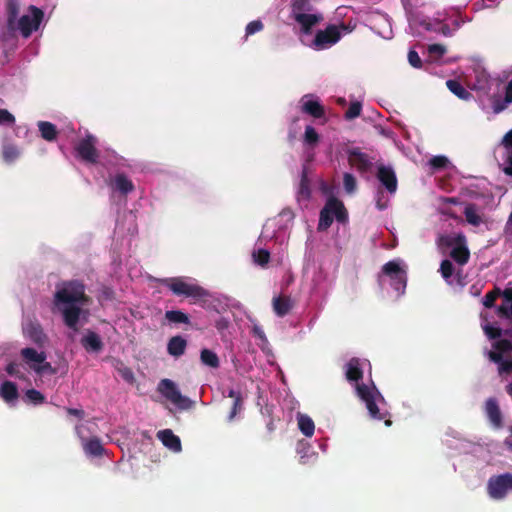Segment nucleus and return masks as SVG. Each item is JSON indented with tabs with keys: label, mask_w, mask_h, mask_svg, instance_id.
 Here are the masks:
<instances>
[{
	"label": "nucleus",
	"mask_w": 512,
	"mask_h": 512,
	"mask_svg": "<svg viewBox=\"0 0 512 512\" xmlns=\"http://www.w3.org/2000/svg\"><path fill=\"white\" fill-rule=\"evenodd\" d=\"M290 18L295 22V28L300 34L301 42L315 50L330 48L343 35L351 33L356 28V24L351 21L347 24L329 25L324 30H319L312 37L311 30L323 21V15L312 8L307 0H293Z\"/></svg>",
	"instance_id": "obj_1"
},
{
	"label": "nucleus",
	"mask_w": 512,
	"mask_h": 512,
	"mask_svg": "<svg viewBox=\"0 0 512 512\" xmlns=\"http://www.w3.org/2000/svg\"><path fill=\"white\" fill-rule=\"evenodd\" d=\"M365 372L371 376L370 363L365 359H351L346 364V377L348 381L353 382L356 393L365 404L371 418L376 420L385 419V425L390 426L391 421L386 419L389 415L387 403L381 393L378 391L371 379L368 383H360Z\"/></svg>",
	"instance_id": "obj_2"
},
{
	"label": "nucleus",
	"mask_w": 512,
	"mask_h": 512,
	"mask_svg": "<svg viewBox=\"0 0 512 512\" xmlns=\"http://www.w3.org/2000/svg\"><path fill=\"white\" fill-rule=\"evenodd\" d=\"M84 285L78 281H70L57 288L54 295V309L61 314L64 323L71 329L77 330L78 325L85 322L88 304Z\"/></svg>",
	"instance_id": "obj_3"
},
{
	"label": "nucleus",
	"mask_w": 512,
	"mask_h": 512,
	"mask_svg": "<svg viewBox=\"0 0 512 512\" xmlns=\"http://www.w3.org/2000/svg\"><path fill=\"white\" fill-rule=\"evenodd\" d=\"M378 282L382 289L391 287L396 297L404 294L407 284V266L401 259H394L383 265L378 276Z\"/></svg>",
	"instance_id": "obj_4"
},
{
	"label": "nucleus",
	"mask_w": 512,
	"mask_h": 512,
	"mask_svg": "<svg viewBox=\"0 0 512 512\" xmlns=\"http://www.w3.org/2000/svg\"><path fill=\"white\" fill-rule=\"evenodd\" d=\"M17 14L18 10L16 2L10 1L8 17L9 26L13 29L19 30L22 36L25 38L29 37L34 31L38 30L44 16L42 10L35 6H30L28 11L18 19L17 23H15Z\"/></svg>",
	"instance_id": "obj_5"
},
{
	"label": "nucleus",
	"mask_w": 512,
	"mask_h": 512,
	"mask_svg": "<svg viewBox=\"0 0 512 512\" xmlns=\"http://www.w3.org/2000/svg\"><path fill=\"white\" fill-rule=\"evenodd\" d=\"M439 245L451 249L450 256L458 266H462L469 260L470 252L467 247L466 237L462 233H451L439 237Z\"/></svg>",
	"instance_id": "obj_6"
},
{
	"label": "nucleus",
	"mask_w": 512,
	"mask_h": 512,
	"mask_svg": "<svg viewBox=\"0 0 512 512\" xmlns=\"http://www.w3.org/2000/svg\"><path fill=\"white\" fill-rule=\"evenodd\" d=\"M503 76L507 80L504 86V96L494 95L487 101L484 99L479 100L481 109L487 114H499L512 105V77L509 78L507 72H504Z\"/></svg>",
	"instance_id": "obj_7"
},
{
	"label": "nucleus",
	"mask_w": 512,
	"mask_h": 512,
	"mask_svg": "<svg viewBox=\"0 0 512 512\" xmlns=\"http://www.w3.org/2000/svg\"><path fill=\"white\" fill-rule=\"evenodd\" d=\"M489 359L498 365L500 374L512 372V342L507 339L496 340L493 350L488 351Z\"/></svg>",
	"instance_id": "obj_8"
},
{
	"label": "nucleus",
	"mask_w": 512,
	"mask_h": 512,
	"mask_svg": "<svg viewBox=\"0 0 512 512\" xmlns=\"http://www.w3.org/2000/svg\"><path fill=\"white\" fill-rule=\"evenodd\" d=\"M162 283L168 287L175 295L192 298H201L206 296V291L198 286L193 279L185 277L167 278Z\"/></svg>",
	"instance_id": "obj_9"
},
{
	"label": "nucleus",
	"mask_w": 512,
	"mask_h": 512,
	"mask_svg": "<svg viewBox=\"0 0 512 512\" xmlns=\"http://www.w3.org/2000/svg\"><path fill=\"white\" fill-rule=\"evenodd\" d=\"M334 219L338 222H345L347 219V212L341 201L335 198H330L320 212L318 229L326 230L330 227Z\"/></svg>",
	"instance_id": "obj_10"
},
{
	"label": "nucleus",
	"mask_w": 512,
	"mask_h": 512,
	"mask_svg": "<svg viewBox=\"0 0 512 512\" xmlns=\"http://www.w3.org/2000/svg\"><path fill=\"white\" fill-rule=\"evenodd\" d=\"M94 424L91 422H85L76 425L75 431L78 438L81 441L82 448L86 455L88 456H101L104 453V448L101 444V441L98 437H91L88 439V435L94 432L92 426Z\"/></svg>",
	"instance_id": "obj_11"
},
{
	"label": "nucleus",
	"mask_w": 512,
	"mask_h": 512,
	"mask_svg": "<svg viewBox=\"0 0 512 512\" xmlns=\"http://www.w3.org/2000/svg\"><path fill=\"white\" fill-rule=\"evenodd\" d=\"M157 391L181 410L192 407V401L188 397L183 396L177 384L170 379H162L158 384Z\"/></svg>",
	"instance_id": "obj_12"
},
{
	"label": "nucleus",
	"mask_w": 512,
	"mask_h": 512,
	"mask_svg": "<svg viewBox=\"0 0 512 512\" xmlns=\"http://www.w3.org/2000/svg\"><path fill=\"white\" fill-rule=\"evenodd\" d=\"M25 363L37 374H54L55 369L46 361V354L34 348H24L21 351Z\"/></svg>",
	"instance_id": "obj_13"
},
{
	"label": "nucleus",
	"mask_w": 512,
	"mask_h": 512,
	"mask_svg": "<svg viewBox=\"0 0 512 512\" xmlns=\"http://www.w3.org/2000/svg\"><path fill=\"white\" fill-rule=\"evenodd\" d=\"M495 157L503 171L512 175V129L503 136L496 147Z\"/></svg>",
	"instance_id": "obj_14"
},
{
	"label": "nucleus",
	"mask_w": 512,
	"mask_h": 512,
	"mask_svg": "<svg viewBox=\"0 0 512 512\" xmlns=\"http://www.w3.org/2000/svg\"><path fill=\"white\" fill-rule=\"evenodd\" d=\"M510 492H512V474L505 473L489 479L488 493L491 498L500 500Z\"/></svg>",
	"instance_id": "obj_15"
},
{
	"label": "nucleus",
	"mask_w": 512,
	"mask_h": 512,
	"mask_svg": "<svg viewBox=\"0 0 512 512\" xmlns=\"http://www.w3.org/2000/svg\"><path fill=\"white\" fill-rule=\"evenodd\" d=\"M500 295L503 296L504 301L503 304L499 306L497 313L500 317L510 318L512 317V288L506 289L503 293L499 289L487 293L483 299V305L487 308L492 307L495 300Z\"/></svg>",
	"instance_id": "obj_16"
},
{
	"label": "nucleus",
	"mask_w": 512,
	"mask_h": 512,
	"mask_svg": "<svg viewBox=\"0 0 512 512\" xmlns=\"http://www.w3.org/2000/svg\"><path fill=\"white\" fill-rule=\"evenodd\" d=\"M96 144L97 139L93 135L87 134L76 145L75 149L78 157L91 164L99 162L100 155L96 149Z\"/></svg>",
	"instance_id": "obj_17"
},
{
	"label": "nucleus",
	"mask_w": 512,
	"mask_h": 512,
	"mask_svg": "<svg viewBox=\"0 0 512 512\" xmlns=\"http://www.w3.org/2000/svg\"><path fill=\"white\" fill-rule=\"evenodd\" d=\"M294 213L290 209H283L276 218L266 222L263 228V237H271L268 233L270 229L278 227V232L289 230L292 227Z\"/></svg>",
	"instance_id": "obj_18"
},
{
	"label": "nucleus",
	"mask_w": 512,
	"mask_h": 512,
	"mask_svg": "<svg viewBox=\"0 0 512 512\" xmlns=\"http://www.w3.org/2000/svg\"><path fill=\"white\" fill-rule=\"evenodd\" d=\"M440 272L446 283L450 286L463 287L465 285V278L462 270L453 265L450 260H443L440 265Z\"/></svg>",
	"instance_id": "obj_19"
},
{
	"label": "nucleus",
	"mask_w": 512,
	"mask_h": 512,
	"mask_svg": "<svg viewBox=\"0 0 512 512\" xmlns=\"http://www.w3.org/2000/svg\"><path fill=\"white\" fill-rule=\"evenodd\" d=\"M463 214L465 216V222L474 228H479L487 224L484 209L473 203L463 204Z\"/></svg>",
	"instance_id": "obj_20"
},
{
	"label": "nucleus",
	"mask_w": 512,
	"mask_h": 512,
	"mask_svg": "<svg viewBox=\"0 0 512 512\" xmlns=\"http://www.w3.org/2000/svg\"><path fill=\"white\" fill-rule=\"evenodd\" d=\"M468 82L472 89L487 92L491 86V77L485 69L477 66L474 68V80L469 78Z\"/></svg>",
	"instance_id": "obj_21"
},
{
	"label": "nucleus",
	"mask_w": 512,
	"mask_h": 512,
	"mask_svg": "<svg viewBox=\"0 0 512 512\" xmlns=\"http://www.w3.org/2000/svg\"><path fill=\"white\" fill-rule=\"evenodd\" d=\"M377 178L386 188L389 194L393 195L397 190V178L391 167L380 166L377 172Z\"/></svg>",
	"instance_id": "obj_22"
},
{
	"label": "nucleus",
	"mask_w": 512,
	"mask_h": 512,
	"mask_svg": "<svg viewBox=\"0 0 512 512\" xmlns=\"http://www.w3.org/2000/svg\"><path fill=\"white\" fill-rule=\"evenodd\" d=\"M109 187L114 192L126 195L134 190L133 182L123 173H117L109 180Z\"/></svg>",
	"instance_id": "obj_23"
},
{
	"label": "nucleus",
	"mask_w": 512,
	"mask_h": 512,
	"mask_svg": "<svg viewBox=\"0 0 512 512\" xmlns=\"http://www.w3.org/2000/svg\"><path fill=\"white\" fill-rule=\"evenodd\" d=\"M349 163L361 173L371 171L372 162L369 157L357 149L349 152Z\"/></svg>",
	"instance_id": "obj_24"
},
{
	"label": "nucleus",
	"mask_w": 512,
	"mask_h": 512,
	"mask_svg": "<svg viewBox=\"0 0 512 512\" xmlns=\"http://www.w3.org/2000/svg\"><path fill=\"white\" fill-rule=\"evenodd\" d=\"M158 439L162 442V444L170 449L173 452H180L181 447V441L178 436H176L172 430L170 429H164L157 433Z\"/></svg>",
	"instance_id": "obj_25"
},
{
	"label": "nucleus",
	"mask_w": 512,
	"mask_h": 512,
	"mask_svg": "<svg viewBox=\"0 0 512 512\" xmlns=\"http://www.w3.org/2000/svg\"><path fill=\"white\" fill-rule=\"evenodd\" d=\"M301 109L303 112L308 113L316 118L323 115V108L318 99L312 95H305L301 99Z\"/></svg>",
	"instance_id": "obj_26"
},
{
	"label": "nucleus",
	"mask_w": 512,
	"mask_h": 512,
	"mask_svg": "<svg viewBox=\"0 0 512 512\" xmlns=\"http://www.w3.org/2000/svg\"><path fill=\"white\" fill-rule=\"evenodd\" d=\"M296 421L298 429L306 437H312L315 431V424L312 418L303 413H297Z\"/></svg>",
	"instance_id": "obj_27"
},
{
	"label": "nucleus",
	"mask_w": 512,
	"mask_h": 512,
	"mask_svg": "<svg viewBox=\"0 0 512 512\" xmlns=\"http://www.w3.org/2000/svg\"><path fill=\"white\" fill-rule=\"evenodd\" d=\"M81 343L87 351L91 352H99L103 347V343L99 335L92 331H88L83 336Z\"/></svg>",
	"instance_id": "obj_28"
},
{
	"label": "nucleus",
	"mask_w": 512,
	"mask_h": 512,
	"mask_svg": "<svg viewBox=\"0 0 512 512\" xmlns=\"http://www.w3.org/2000/svg\"><path fill=\"white\" fill-rule=\"evenodd\" d=\"M444 19L437 18L436 23H432L430 21H422L420 23L421 26L424 27L426 31H433L436 33H440L443 36L450 37L454 34L453 29L449 28V26L445 24H441Z\"/></svg>",
	"instance_id": "obj_29"
},
{
	"label": "nucleus",
	"mask_w": 512,
	"mask_h": 512,
	"mask_svg": "<svg viewBox=\"0 0 512 512\" xmlns=\"http://www.w3.org/2000/svg\"><path fill=\"white\" fill-rule=\"evenodd\" d=\"M0 397L8 404L14 403L18 398V390L13 382L5 381L0 385Z\"/></svg>",
	"instance_id": "obj_30"
},
{
	"label": "nucleus",
	"mask_w": 512,
	"mask_h": 512,
	"mask_svg": "<svg viewBox=\"0 0 512 512\" xmlns=\"http://www.w3.org/2000/svg\"><path fill=\"white\" fill-rule=\"evenodd\" d=\"M187 346L186 340L181 336L172 337L167 345L168 353L174 357H179L184 354Z\"/></svg>",
	"instance_id": "obj_31"
},
{
	"label": "nucleus",
	"mask_w": 512,
	"mask_h": 512,
	"mask_svg": "<svg viewBox=\"0 0 512 512\" xmlns=\"http://www.w3.org/2000/svg\"><path fill=\"white\" fill-rule=\"evenodd\" d=\"M486 413L495 427L501 426V413L497 401L495 399H488L486 402Z\"/></svg>",
	"instance_id": "obj_32"
},
{
	"label": "nucleus",
	"mask_w": 512,
	"mask_h": 512,
	"mask_svg": "<svg viewBox=\"0 0 512 512\" xmlns=\"http://www.w3.org/2000/svg\"><path fill=\"white\" fill-rule=\"evenodd\" d=\"M292 308V301L287 297H275L273 299V309L278 316L286 315Z\"/></svg>",
	"instance_id": "obj_33"
},
{
	"label": "nucleus",
	"mask_w": 512,
	"mask_h": 512,
	"mask_svg": "<svg viewBox=\"0 0 512 512\" xmlns=\"http://www.w3.org/2000/svg\"><path fill=\"white\" fill-rule=\"evenodd\" d=\"M296 451L300 456V460L303 464L308 463L312 458L316 456V454L311 451L310 444L305 440H301L297 443Z\"/></svg>",
	"instance_id": "obj_34"
},
{
	"label": "nucleus",
	"mask_w": 512,
	"mask_h": 512,
	"mask_svg": "<svg viewBox=\"0 0 512 512\" xmlns=\"http://www.w3.org/2000/svg\"><path fill=\"white\" fill-rule=\"evenodd\" d=\"M38 128L43 139L47 141H53L56 138L57 130L55 125L47 121H40Z\"/></svg>",
	"instance_id": "obj_35"
},
{
	"label": "nucleus",
	"mask_w": 512,
	"mask_h": 512,
	"mask_svg": "<svg viewBox=\"0 0 512 512\" xmlns=\"http://www.w3.org/2000/svg\"><path fill=\"white\" fill-rule=\"evenodd\" d=\"M448 89L458 96L460 99L468 100L471 97L469 91H467L458 81L456 80H448L446 82Z\"/></svg>",
	"instance_id": "obj_36"
},
{
	"label": "nucleus",
	"mask_w": 512,
	"mask_h": 512,
	"mask_svg": "<svg viewBox=\"0 0 512 512\" xmlns=\"http://www.w3.org/2000/svg\"><path fill=\"white\" fill-rule=\"evenodd\" d=\"M310 197V190L308 186V180L305 174V171H303L302 179L299 185V189L297 192V200L299 203L308 201Z\"/></svg>",
	"instance_id": "obj_37"
},
{
	"label": "nucleus",
	"mask_w": 512,
	"mask_h": 512,
	"mask_svg": "<svg viewBox=\"0 0 512 512\" xmlns=\"http://www.w3.org/2000/svg\"><path fill=\"white\" fill-rule=\"evenodd\" d=\"M201 361L203 364L210 366L212 368H217L219 366V359L216 353L209 349H203L201 351Z\"/></svg>",
	"instance_id": "obj_38"
},
{
	"label": "nucleus",
	"mask_w": 512,
	"mask_h": 512,
	"mask_svg": "<svg viewBox=\"0 0 512 512\" xmlns=\"http://www.w3.org/2000/svg\"><path fill=\"white\" fill-rule=\"evenodd\" d=\"M429 165L433 170L449 169L452 167L451 162L446 156L438 155L429 160Z\"/></svg>",
	"instance_id": "obj_39"
},
{
	"label": "nucleus",
	"mask_w": 512,
	"mask_h": 512,
	"mask_svg": "<svg viewBox=\"0 0 512 512\" xmlns=\"http://www.w3.org/2000/svg\"><path fill=\"white\" fill-rule=\"evenodd\" d=\"M481 326L483 328V331L485 333V335L489 338V339H496L497 337H499L501 335V330L498 326H495V325H492L491 323H489L484 315H482V323H481Z\"/></svg>",
	"instance_id": "obj_40"
},
{
	"label": "nucleus",
	"mask_w": 512,
	"mask_h": 512,
	"mask_svg": "<svg viewBox=\"0 0 512 512\" xmlns=\"http://www.w3.org/2000/svg\"><path fill=\"white\" fill-rule=\"evenodd\" d=\"M165 317L168 321L173 323H189V317L180 310H171L167 311Z\"/></svg>",
	"instance_id": "obj_41"
},
{
	"label": "nucleus",
	"mask_w": 512,
	"mask_h": 512,
	"mask_svg": "<svg viewBox=\"0 0 512 512\" xmlns=\"http://www.w3.org/2000/svg\"><path fill=\"white\" fill-rule=\"evenodd\" d=\"M20 156V150L14 145H4L3 158L7 163L14 162Z\"/></svg>",
	"instance_id": "obj_42"
},
{
	"label": "nucleus",
	"mask_w": 512,
	"mask_h": 512,
	"mask_svg": "<svg viewBox=\"0 0 512 512\" xmlns=\"http://www.w3.org/2000/svg\"><path fill=\"white\" fill-rule=\"evenodd\" d=\"M343 186L347 194H354L357 189V181L354 175L351 173H344L343 175Z\"/></svg>",
	"instance_id": "obj_43"
},
{
	"label": "nucleus",
	"mask_w": 512,
	"mask_h": 512,
	"mask_svg": "<svg viewBox=\"0 0 512 512\" xmlns=\"http://www.w3.org/2000/svg\"><path fill=\"white\" fill-rule=\"evenodd\" d=\"M427 51L430 59L436 61L446 53V48L440 44H432L428 46Z\"/></svg>",
	"instance_id": "obj_44"
},
{
	"label": "nucleus",
	"mask_w": 512,
	"mask_h": 512,
	"mask_svg": "<svg viewBox=\"0 0 512 512\" xmlns=\"http://www.w3.org/2000/svg\"><path fill=\"white\" fill-rule=\"evenodd\" d=\"M319 140V135L312 126H307L304 133V143L309 146H315Z\"/></svg>",
	"instance_id": "obj_45"
},
{
	"label": "nucleus",
	"mask_w": 512,
	"mask_h": 512,
	"mask_svg": "<svg viewBox=\"0 0 512 512\" xmlns=\"http://www.w3.org/2000/svg\"><path fill=\"white\" fill-rule=\"evenodd\" d=\"M375 203L376 207L379 210H385L388 208L390 204V198L386 195H384L383 191L381 189H378L375 194Z\"/></svg>",
	"instance_id": "obj_46"
},
{
	"label": "nucleus",
	"mask_w": 512,
	"mask_h": 512,
	"mask_svg": "<svg viewBox=\"0 0 512 512\" xmlns=\"http://www.w3.org/2000/svg\"><path fill=\"white\" fill-rule=\"evenodd\" d=\"M25 399L32 404H41L44 401V396L35 389L27 390L25 393Z\"/></svg>",
	"instance_id": "obj_47"
},
{
	"label": "nucleus",
	"mask_w": 512,
	"mask_h": 512,
	"mask_svg": "<svg viewBox=\"0 0 512 512\" xmlns=\"http://www.w3.org/2000/svg\"><path fill=\"white\" fill-rule=\"evenodd\" d=\"M269 258H270V254L265 249H258L253 252L254 261L261 266H264L265 264H267L269 261Z\"/></svg>",
	"instance_id": "obj_48"
},
{
	"label": "nucleus",
	"mask_w": 512,
	"mask_h": 512,
	"mask_svg": "<svg viewBox=\"0 0 512 512\" xmlns=\"http://www.w3.org/2000/svg\"><path fill=\"white\" fill-rule=\"evenodd\" d=\"M23 330H24V333L28 334L34 341H36V342L42 341L43 334H42V331L39 329V327L30 325L29 327L25 326L23 328Z\"/></svg>",
	"instance_id": "obj_49"
},
{
	"label": "nucleus",
	"mask_w": 512,
	"mask_h": 512,
	"mask_svg": "<svg viewBox=\"0 0 512 512\" xmlns=\"http://www.w3.org/2000/svg\"><path fill=\"white\" fill-rule=\"evenodd\" d=\"M360 112H361V103L358 101L352 102L345 113V117L347 119H354L360 115Z\"/></svg>",
	"instance_id": "obj_50"
},
{
	"label": "nucleus",
	"mask_w": 512,
	"mask_h": 512,
	"mask_svg": "<svg viewBox=\"0 0 512 512\" xmlns=\"http://www.w3.org/2000/svg\"><path fill=\"white\" fill-rule=\"evenodd\" d=\"M15 123V117L6 109H0V125L12 126Z\"/></svg>",
	"instance_id": "obj_51"
},
{
	"label": "nucleus",
	"mask_w": 512,
	"mask_h": 512,
	"mask_svg": "<svg viewBox=\"0 0 512 512\" xmlns=\"http://www.w3.org/2000/svg\"><path fill=\"white\" fill-rule=\"evenodd\" d=\"M243 404L241 396H237V399L234 401L233 408L228 416V421H233L236 415L242 411Z\"/></svg>",
	"instance_id": "obj_52"
},
{
	"label": "nucleus",
	"mask_w": 512,
	"mask_h": 512,
	"mask_svg": "<svg viewBox=\"0 0 512 512\" xmlns=\"http://www.w3.org/2000/svg\"><path fill=\"white\" fill-rule=\"evenodd\" d=\"M262 28H263V24L260 20L252 21V22L248 23V25L246 26V36H249L256 32H259L262 30Z\"/></svg>",
	"instance_id": "obj_53"
},
{
	"label": "nucleus",
	"mask_w": 512,
	"mask_h": 512,
	"mask_svg": "<svg viewBox=\"0 0 512 512\" xmlns=\"http://www.w3.org/2000/svg\"><path fill=\"white\" fill-rule=\"evenodd\" d=\"M408 61L411 64V66H413L415 68L421 67V59H420L418 53L414 50L409 51Z\"/></svg>",
	"instance_id": "obj_54"
},
{
	"label": "nucleus",
	"mask_w": 512,
	"mask_h": 512,
	"mask_svg": "<svg viewBox=\"0 0 512 512\" xmlns=\"http://www.w3.org/2000/svg\"><path fill=\"white\" fill-rule=\"evenodd\" d=\"M216 328L219 330V331H223L225 330L226 328H228V325H229V321L225 318H220L219 320L216 321Z\"/></svg>",
	"instance_id": "obj_55"
},
{
	"label": "nucleus",
	"mask_w": 512,
	"mask_h": 512,
	"mask_svg": "<svg viewBox=\"0 0 512 512\" xmlns=\"http://www.w3.org/2000/svg\"><path fill=\"white\" fill-rule=\"evenodd\" d=\"M66 411L69 415L75 416L77 418H83L84 416V411L81 409L67 408Z\"/></svg>",
	"instance_id": "obj_56"
},
{
	"label": "nucleus",
	"mask_w": 512,
	"mask_h": 512,
	"mask_svg": "<svg viewBox=\"0 0 512 512\" xmlns=\"http://www.w3.org/2000/svg\"><path fill=\"white\" fill-rule=\"evenodd\" d=\"M505 234L512 237V211L505 225Z\"/></svg>",
	"instance_id": "obj_57"
},
{
	"label": "nucleus",
	"mask_w": 512,
	"mask_h": 512,
	"mask_svg": "<svg viewBox=\"0 0 512 512\" xmlns=\"http://www.w3.org/2000/svg\"><path fill=\"white\" fill-rule=\"evenodd\" d=\"M253 332H254V334H255L258 338H260V339H261V340H263V341H266L265 334H264L263 330H262L260 327L255 326V327L253 328Z\"/></svg>",
	"instance_id": "obj_58"
},
{
	"label": "nucleus",
	"mask_w": 512,
	"mask_h": 512,
	"mask_svg": "<svg viewBox=\"0 0 512 512\" xmlns=\"http://www.w3.org/2000/svg\"><path fill=\"white\" fill-rule=\"evenodd\" d=\"M505 445L512 451V426L509 427V434L505 439Z\"/></svg>",
	"instance_id": "obj_59"
},
{
	"label": "nucleus",
	"mask_w": 512,
	"mask_h": 512,
	"mask_svg": "<svg viewBox=\"0 0 512 512\" xmlns=\"http://www.w3.org/2000/svg\"><path fill=\"white\" fill-rule=\"evenodd\" d=\"M237 396H241L239 392H237L233 389L229 390L228 397L234 398V401H235L237 399Z\"/></svg>",
	"instance_id": "obj_60"
},
{
	"label": "nucleus",
	"mask_w": 512,
	"mask_h": 512,
	"mask_svg": "<svg viewBox=\"0 0 512 512\" xmlns=\"http://www.w3.org/2000/svg\"><path fill=\"white\" fill-rule=\"evenodd\" d=\"M464 22H465L464 20H461V21L455 20L453 23V26H454L453 31L454 32L457 31L461 27L462 23H464Z\"/></svg>",
	"instance_id": "obj_61"
},
{
	"label": "nucleus",
	"mask_w": 512,
	"mask_h": 512,
	"mask_svg": "<svg viewBox=\"0 0 512 512\" xmlns=\"http://www.w3.org/2000/svg\"><path fill=\"white\" fill-rule=\"evenodd\" d=\"M15 367H16V366H15L14 364H10V365H8V367H7V372H8V374H10V375H14V374H15Z\"/></svg>",
	"instance_id": "obj_62"
},
{
	"label": "nucleus",
	"mask_w": 512,
	"mask_h": 512,
	"mask_svg": "<svg viewBox=\"0 0 512 512\" xmlns=\"http://www.w3.org/2000/svg\"><path fill=\"white\" fill-rule=\"evenodd\" d=\"M123 376L125 379L127 380H130L132 379V373L129 371V370H126L124 373H123Z\"/></svg>",
	"instance_id": "obj_63"
},
{
	"label": "nucleus",
	"mask_w": 512,
	"mask_h": 512,
	"mask_svg": "<svg viewBox=\"0 0 512 512\" xmlns=\"http://www.w3.org/2000/svg\"><path fill=\"white\" fill-rule=\"evenodd\" d=\"M506 391L512 397V382L507 385Z\"/></svg>",
	"instance_id": "obj_64"
}]
</instances>
